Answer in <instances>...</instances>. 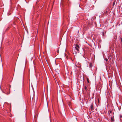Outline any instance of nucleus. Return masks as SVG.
Here are the masks:
<instances>
[{"instance_id":"nucleus-6","label":"nucleus","mask_w":122,"mask_h":122,"mask_svg":"<svg viewBox=\"0 0 122 122\" xmlns=\"http://www.w3.org/2000/svg\"><path fill=\"white\" fill-rule=\"evenodd\" d=\"M68 104L69 106V107H71L72 105V104L70 102H68Z\"/></svg>"},{"instance_id":"nucleus-7","label":"nucleus","mask_w":122,"mask_h":122,"mask_svg":"<svg viewBox=\"0 0 122 122\" xmlns=\"http://www.w3.org/2000/svg\"><path fill=\"white\" fill-rule=\"evenodd\" d=\"M90 108L92 110H93L94 109V108L93 107V105L92 104L90 106Z\"/></svg>"},{"instance_id":"nucleus-1","label":"nucleus","mask_w":122,"mask_h":122,"mask_svg":"<svg viewBox=\"0 0 122 122\" xmlns=\"http://www.w3.org/2000/svg\"><path fill=\"white\" fill-rule=\"evenodd\" d=\"M80 47L78 45L76 44L75 47L73 49V52L75 56H76V54L79 52Z\"/></svg>"},{"instance_id":"nucleus-11","label":"nucleus","mask_w":122,"mask_h":122,"mask_svg":"<svg viewBox=\"0 0 122 122\" xmlns=\"http://www.w3.org/2000/svg\"><path fill=\"white\" fill-rule=\"evenodd\" d=\"M87 81L88 83L89 82V81L88 79H87Z\"/></svg>"},{"instance_id":"nucleus-9","label":"nucleus","mask_w":122,"mask_h":122,"mask_svg":"<svg viewBox=\"0 0 122 122\" xmlns=\"http://www.w3.org/2000/svg\"><path fill=\"white\" fill-rule=\"evenodd\" d=\"M89 66H90V67H92V64L91 63H89Z\"/></svg>"},{"instance_id":"nucleus-5","label":"nucleus","mask_w":122,"mask_h":122,"mask_svg":"<svg viewBox=\"0 0 122 122\" xmlns=\"http://www.w3.org/2000/svg\"><path fill=\"white\" fill-rule=\"evenodd\" d=\"M110 117L111 118V121L112 122H113V121H114V116H110Z\"/></svg>"},{"instance_id":"nucleus-10","label":"nucleus","mask_w":122,"mask_h":122,"mask_svg":"<svg viewBox=\"0 0 122 122\" xmlns=\"http://www.w3.org/2000/svg\"><path fill=\"white\" fill-rule=\"evenodd\" d=\"M119 116H120V118H121V117H122V116L121 115V114Z\"/></svg>"},{"instance_id":"nucleus-2","label":"nucleus","mask_w":122,"mask_h":122,"mask_svg":"<svg viewBox=\"0 0 122 122\" xmlns=\"http://www.w3.org/2000/svg\"><path fill=\"white\" fill-rule=\"evenodd\" d=\"M10 86H8L7 87H5L4 88V93L7 94H8L10 93ZM4 91L3 92H4Z\"/></svg>"},{"instance_id":"nucleus-3","label":"nucleus","mask_w":122,"mask_h":122,"mask_svg":"<svg viewBox=\"0 0 122 122\" xmlns=\"http://www.w3.org/2000/svg\"><path fill=\"white\" fill-rule=\"evenodd\" d=\"M75 65L76 66L79 68H81V64L79 62H76L75 63Z\"/></svg>"},{"instance_id":"nucleus-4","label":"nucleus","mask_w":122,"mask_h":122,"mask_svg":"<svg viewBox=\"0 0 122 122\" xmlns=\"http://www.w3.org/2000/svg\"><path fill=\"white\" fill-rule=\"evenodd\" d=\"M108 113L109 116H112L113 114H114V113H113L112 112L111 110H109Z\"/></svg>"},{"instance_id":"nucleus-12","label":"nucleus","mask_w":122,"mask_h":122,"mask_svg":"<svg viewBox=\"0 0 122 122\" xmlns=\"http://www.w3.org/2000/svg\"><path fill=\"white\" fill-rule=\"evenodd\" d=\"M121 41L122 42V38H121Z\"/></svg>"},{"instance_id":"nucleus-8","label":"nucleus","mask_w":122,"mask_h":122,"mask_svg":"<svg viewBox=\"0 0 122 122\" xmlns=\"http://www.w3.org/2000/svg\"><path fill=\"white\" fill-rule=\"evenodd\" d=\"M86 89H87V88H86V86H85V88L84 89V91L85 92H86Z\"/></svg>"}]
</instances>
